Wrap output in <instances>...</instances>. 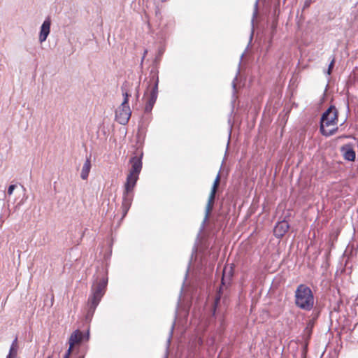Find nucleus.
I'll use <instances>...</instances> for the list:
<instances>
[{
	"label": "nucleus",
	"mask_w": 358,
	"mask_h": 358,
	"mask_svg": "<svg viewBox=\"0 0 358 358\" xmlns=\"http://www.w3.org/2000/svg\"><path fill=\"white\" fill-rule=\"evenodd\" d=\"M53 356H49L48 358H52Z\"/></svg>",
	"instance_id": "nucleus-21"
},
{
	"label": "nucleus",
	"mask_w": 358,
	"mask_h": 358,
	"mask_svg": "<svg viewBox=\"0 0 358 358\" xmlns=\"http://www.w3.org/2000/svg\"><path fill=\"white\" fill-rule=\"evenodd\" d=\"M106 285L107 279L103 278L96 285H93L92 289V296L88 300L90 303V310H92V313L95 310L96 306L103 296Z\"/></svg>",
	"instance_id": "nucleus-4"
},
{
	"label": "nucleus",
	"mask_w": 358,
	"mask_h": 358,
	"mask_svg": "<svg viewBox=\"0 0 358 358\" xmlns=\"http://www.w3.org/2000/svg\"><path fill=\"white\" fill-rule=\"evenodd\" d=\"M90 169H91V163H90V159H87L85 162V163L83 166V168H82V171H81V173H80V177L82 179L86 180L87 178Z\"/></svg>",
	"instance_id": "nucleus-12"
},
{
	"label": "nucleus",
	"mask_w": 358,
	"mask_h": 358,
	"mask_svg": "<svg viewBox=\"0 0 358 358\" xmlns=\"http://www.w3.org/2000/svg\"><path fill=\"white\" fill-rule=\"evenodd\" d=\"M82 339H83V334L81 331H80L79 330H76L75 331H73L72 333V334L71 335L69 340V348L73 350V347L76 345L79 344L81 342Z\"/></svg>",
	"instance_id": "nucleus-10"
},
{
	"label": "nucleus",
	"mask_w": 358,
	"mask_h": 358,
	"mask_svg": "<svg viewBox=\"0 0 358 358\" xmlns=\"http://www.w3.org/2000/svg\"><path fill=\"white\" fill-rule=\"evenodd\" d=\"M17 353V339L16 338L13 341V343L11 344L8 355L16 357Z\"/></svg>",
	"instance_id": "nucleus-15"
},
{
	"label": "nucleus",
	"mask_w": 358,
	"mask_h": 358,
	"mask_svg": "<svg viewBox=\"0 0 358 358\" xmlns=\"http://www.w3.org/2000/svg\"><path fill=\"white\" fill-rule=\"evenodd\" d=\"M341 151L345 159L351 162L355 161L356 155L351 145H344L343 146L341 147Z\"/></svg>",
	"instance_id": "nucleus-8"
},
{
	"label": "nucleus",
	"mask_w": 358,
	"mask_h": 358,
	"mask_svg": "<svg viewBox=\"0 0 358 358\" xmlns=\"http://www.w3.org/2000/svg\"><path fill=\"white\" fill-rule=\"evenodd\" d=\"M72 350H73L69 348L68 350L66 351V352L65 353V355H64L63 358H69L70 355H71Z\"/></svg>",
	"instance_id": "nucleus-18"
},
{
	"label": "nucleus",
	"mask_w": 358,
	"mask_h": 358,
	"mask_svg": "<svg viewBox=\"0 0 358 358\" xmlns=\"http://www.w3.org/2000/svg\"><path fill=\"white\" fill-rule=\"evenodd\" d=\"M6 358H16V357L8 355Z\"/></svg>",
	"instance_id": "nucleus-20"
},
{
	"label": "nucleus",
	"mask_w": 358,
	"mask_h": 358,
	"mask_svg": "<svg viewBox=\"0 0 358 358\" xmlns=\"http://www.w3.org/2000/svg\"><path fill=\"white\" fill-rule=\"evenodd\" d=\"M338 129V110L334 106H330L321 117L320 130L323 135L329 136Z\"/></svg>",
	"instance_id": "nucleus-1"
},
{
	"label": "nucleus",
	"mask_w": 358,
	"mask_h": 358,
	"mask_svg": "<svg viewBox=\"0 0 358 358\" xmlns=\"http://www.w3.org/2000/svg\"><path fill=\"white\" fill-rule=\"evenodd\" d=\"M15 187H16V185H10L8 187L7 193H8V194L9 196H10L13 194V192L15 190Z\"/></svg>",
	"instance_id": "nucleus-17"
},
{
	"label": "nucleus",
	"mask_w": 358,
	"mask_h": 358,
	"mask_svg": "<svg viewBox=\"0 0 358 358\" xmlns=\"http://www.w3.org/2000/svg\"><path fill=\"white\" fill-rule=\"evenodd\" d=\"M132 200H133L132 193H127L124 191L122 208V210L124 212V213H127L128 212V210L131 205Z\"/></svg>",
	"instance_id": "nucleus-11"
},
{
	"label": "nucleus",
	"mask_w": 358,
	"mask_h": 358,
	"mask_svg": "<svg viewBox=\"0 0 358 358\" xmlns=\"http://www.w3.org/2000/svg\"><path fill=\"white\" fill-rule=\"evenodd\" d=\"M226 270H227V268H225L224 269V271H223V278H222V284H224V275H225V273H226Z\"/></svg>",
	"instance_id": "nucleus-19"
},
{
	"label": "nucleus",
	"mask_w": 358,
	"mask_h": 358,
	"mask_svg": "<svg viewBox=\"0 0 358 358\" xmlns=\"http://www.w3.org/2000/svg\"><path fill=\"white\" fill-rule=\"evenodd\" d=\"M150 82H153L154 83L153 88L150 92H155L156 95L157 96L159 80L156 73L151 72Z\"/></svg>",
	"instance_id": "nucleus-14"
},
{
	"label": "nucleus",
	"mask_w": 358,
	"mask_h": 358,
	"mask_svg": "<svg viewBox=\"0 0 358 358\" xmlns=\"http://www.w3.org/2000/svg\"><path fill=\"white\" fill-rule=\"evenodd\" d=\"M50 25L51 21L50 18H47L43 22L41 27V31L39 34V41L41 43L44 42L47 39V37L48 36L50 31Z\"/></svg>",
	"instance_id": "nucleus-7"
},
{
	"label": "nucleus",
	"mask_w": 358,
	"mask_h": 358,
	"mask_svg": "<svg viewBox=\"0 0 358 358\" xmlns=\"http://www.w3.org/2000/svg\"><path fill=\"white\" fill-rule=\"evenodd\" d=\"M123 96L124 100L115 111V119L120 124H126L131 117V111L128 104L129 94L125 92Z\"/></svg>",
	"instance_id": "nucleus-5"
},
{
	"label": "nucleus",
	"mask_w": 358,
	"mask_h": 358,
	"mask_svg": "<svg viewBox=\"0 0 358 358\" xmlns=\"http://www.w3.org/2000/svg\"><path fill=\"white\" fill-rule=\"evenodd\" d=\"M289 227V226L287 222H279L274 228V235L278 238L283 236V235L288 231Z\"/></svg>",
	"instance_id": "nucleus-9"
},
{
	"label": "nucleus",
	"mask_w": 358,
	"mask_h": 358,
	"mask_svg": "<svg viewBox=\"0 0 358 358\" xmlns=\"http://www.w3.org/2000/svg\"><path fill=\"white\" fill-rule=\"evenodd\" d=\"M157 96L156 95L155 92H150L149 99L148 101V103L145 106V110L150 111L152 108L156 100H157Z\"/></svg>",
	"instance_id": "nucleus-13"
},
{
	"label": "nucleus",
	"mask_w": 358,
	"mask_h": 358,
	"mask_svg": "<svg viewBox=\"0 0 358 358\" xmlns=\"http://www.w3.org/2000/svg\"><path fill=\"white\" fill-rule=\"evenodd\" d=\"M296 306L305 310H310L314 306V296L311 289L303 284L299 285L295 291Z\"/></svg>",
	"instance_id": "nucleus-2"
},
{
	"label": "nucleus",
	"mask_w": 358,
	"mask_h": 358,
	"mask_svg": "<svg viewBox=\"0 0 358 358\" xmlns=\"http://www.w3.org/2000/svg\"><path fill=\"white\" fill-rule=\"evenodd\" d=\"M334 63H335V59L333 58L331 63L329 64V68H328V70H327V74L328 75H330L331 73V71H332V69L334 66Z\"/></svg>",
	"instance_id": "nucleus-16"
},
{
	"label": "nucleus",
	"mask_w": 358,
	"mask_h": 358,
	"mask_svg": "<svg viewBox=\"0 0 358 358\" xmlns=\"http://www.w3.org/2000/svg\"><path fill=\"white\" fill-rule=\"evenodd\" d=\"M130 163L131 167L127 177V181L124 185V192L132 193V191L138 179L139 173L142 169L141 157H134L131 159Z\"/></svg>",
	"instance_id": "nucleus-3"
},
{
	"label": "nucleus",
	"mask_w": 358,
	"mask_h": 358,
	"mask_svg": "<svg viewBox=\"0 0 358 358\" xmlns=\"http://www.w3.org/2000/svg\"><path fill=\"white\" fill-rule=\"evenodd\" d=\"M220 182V173H218L214 180L210 195L208 196V202H207V204L206 206L205 220H207L208 218L209 215H210L211 210H213L215 194L217 192V189L219 186Z\"/></svg>",
	"instance_id": "nucleus-6"
}]
</instances>
